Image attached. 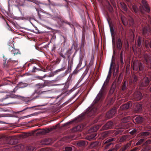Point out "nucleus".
Returning a JSON list of instances; mask_svg holds the SVG:
<instances>
[{
	"label": "nucleus",
	"mask_w": 151,
	"mask_h": 151,
	"mask_svg": "<svg viewBox=\"0 0 151 151\" xmlns=\"http://www.w3.org/2000/svg\"><path fill=\"white\" fill-rule=\"evenodd\" d=\"M111 76V72L110 70L100 91L93 101V105L92 107H88L85 113V114L87 116H91L99 112V109L101 104H99V106L97 107V103L99 101H102L104 99V95L106 90V86L109 82Z\"/></svg>",
	"instance_id": "nucleus-1"
},
{
	"label": "nucleus",
	"mask_w": 151,
	"mask_h": 151,
	"mask_svg": "<svg viewBox=\"0 0 151 151\" xmlns=\"http://www.w3.org/2000/svg\"><path fill=\"white\" fill-rule=\"evenodd\" d=\"M59 124H56L55 126H53L52 128L50 129H38L35 130L34 131V132H35L39 130L37 133L41 135H44L46 133H48L50 131L53 130L54 129H56L59 126Z\"/></svg>",
	"instance_id": "nucleus-2"
},
{
	"label": "nucleus",
	"mask_w": 151,
	"mask_h": 151,
	"mask_svg": "<svg viewBox=\"0 0 151 151\" xmlns=\"http://www.w3.org/2000/svg\"><path fill=\"white\" fill-rule=\"evenodd\" d=\"M150 81H151V73H149L148 76H146L143 78L139 85L141 87L147 86Z\"/></svg>",
	"instance_id": "nucleus-3"
},
{
	"label": "nucleus",
	"mask_w": 151,
	"mask_h": 151,
	"mask_svg": "<svg viewBox=\"0 0 151 151\" xmlns=\"http://www.w3.org/2000/svg\"><path fill=\"white\" fill-rule=\"evenodd\" d=\"M46 86L45 83H39L36 84L35 85V87L37 89L35 90V92L39 95H40L45 92L48 91H42V90H40Z\"/></svg>",
	"instance_id": "nucleus-4"
},
{
	"label": "nucleus",
	"mask_w": 151,
	"mask_h": 151,
	"mask_svg": "<svg viewBox=\"0 0 151 151\" xmlns=\"http://www.w3.org/2000/svg\"><path fill=\"white\" fill-rule=\"evenodd\" d=\"M144 61L146 63L150 65L149 67L151 68V57L149 54H145L144 55Z\"/></svg>",
	"instance_id": "nucleus-5"
},
{
	"label": "nucleus",
	"mask_w": 151,
	"mask_h": 151,
	"mask_svg": "<svg viewBox=\"0 0 151 151\" xmlns=\"http://www.w3.org/2000/svg\"><path fill=\"white\" fill-rule=\"evenodd\" d=\"M116 113V110L115 108H113L107 113L106 117L108 119L112 118Z\"/></svg>",
	"instance_id": "nucleus-6"
},
{
	"label": "nucleus",
	"mask_w": 151,
	"mask_h": 151,
	"mask_svg": "<svg viewBox=\"0 0 151 151\" xmlns=\"http://www.w3.org/2000/svg\"><path fill=\"white\" fill-rule=\"evenodd\" d=\"M142 97V93L139 91H136L133 94V98L136 101L140 100Z\"/></svg>",
	"instance_id": "nucleus-7"
},
{
	"label": "nucleus",
	"mask_w": 151,
	"mask_h": 151,
	"mask_svg": "<svg viewBox=\"0 0 151 151\" xmlns=\"http://www.w3.org/2000/svg\"><path fill=\"white\" fill-rule=\"evenodd\" d=\"M113 123L111 121H109L106 123L102 127L103 130L111 129L112 128Z\"/></svg>",
	"instance_id": "nucleus-8"
},
{
	"label": "nucleus",
	"mask_w": 151,
	"mask_h": 151,
	"mask_svg": "<svg viewBox=\"0 0 151 151\" xmlns=\"http://www.w3.org/2000/svg\"><path fill=\"white\" fill-rule=\"evenodd\" d=\"M63 49H62L60 51L59 53L60 55L64 59L66 58V55L68 58L69 59L70 55V54L69 53V51L68 50H67L65 53H63Z\"/></svg>",
	"instance_id": "nucleus-9"
},
{
	"label": "nucleus",
	"mask_w": 151,
	"mask_h": 151,
	"mask_svg": "<svg viewBox=\"0 0 151 151\" xmlns=\"http://www.w3.org/2000/svg\"><path fill=\"white\" fill-rule=\"evenodd\" d=\"M142 104L138 103L135 104L134 111L136 113L140 112L142 111Z\"/></svg>",
	"instance_id": "nucleus-10"
},
{
	"label": "nucleus",
	"mask_w": 151,
	"mask_h": 151,
	"mask_svg": "<svg viewBox=\"0 0 151 151\" xmlns=\"http://www.w3.org/2000/svg\"><path fill=\"white\" fill-rule=\"evenodd\" d=\"M52 142L50 139H45L41 140L40 143V145H48L50 144Z\"/></svg>",
	"instance_id": "nucleus-11"
},
{
	"label": "nucleus",
	"mask_w": 151,
	"mask_h": 151,
	"mask_svg": "<svg viewBox=\"0 0 151 151\" xmlns=\"http://www.w3.org/2000/svg\"><path fill=\"white\" fill-rule=\"evenodd\" d=\"M131 105V103L130 102H128L126 104L121 106L119 111L127 109H129Z\"/></svg>",
	"instance_id": "nucleus-12"
},
{
	"label": "nucleus",
	"mask_w": 151,
	"mask_h": 151,
	"mask_svg": "<svg viewBox=\"0 0 151 151\" xmlns=\"http://www.w3.org/2000/svg\"><path fill=\"white\" fill-rule=\"evenodd\" d=\"M151 30L148 27H145L142 30V34L145 37L147 35H148L150 33Z\"/></svg>",
	"instance_id": "nucleus-13"
},
{
	"label": "nucleus",
	"mask_w": 151,
	"mask_h": 151,
	"mask_svg": "<svg viewBox=\"0 0 151 151\" xmlns=\"http://www.w3.org/2000/svg\"><path fill=\"white\" fill-rule=\"evenodd\" d=\"M141 2L145 8L146 11L148 13L149 12L150 9L147 1L146 0H142Z\"/></svg>",
	"instance_id": "nucleus-14"
},
{
	"label": "nucleus",
	"mask_w": 151,
	"mask_h": 151,
	"mask_svg": "<svg viewBox=\"0 0 151 151\" xmlns=\"http://www.w3.org/2000/svg\"><path fill=\"white\" fill-rule=\"evenodd\" d=\"M84 127L83 124H80L74 127L72 129V131L73 132H75L77 131H81Z\"/></svg>",
	"instance_id": "nucleus-15"
},
{
	"label": "nucleus",
	"mask_w": 151,
	"mask_h": 151,
	"mask_svg": "<svg viewBox=\"0 0 151 151\" xmlns=\"http://www.w3.org/2000/svg\"><path fill=\"white\" fill-rule=\"evenodd\" d=\"M137 80L138 79L137 76L135 75H134L132 76L129 82L131 83L135 84L136 83Z\"/></svg>",
	"instance_id": "nucleus-16"
},
{
	"label": "nucleus",
	"mask_w": 151,
	"mask_h": 151,
	"mask_svg": "<svg viewBox=\"0 0 151 151\" xmlns=\"http://www.w3.org/2000/svg\"><path fill=\"white\" fill-rule=\"evenodd\" d=\"M24 1H23L21 0H15L16 5L17 6H23L24 5Z\"/></svg>",
	"instance_id": "nucleus-17"
},
{
	"label": "nucleus",
	"mask_w": 151,
	"mask_h": 151,
	"mask_svg": "<svg viewBox=\"0 0 151 151\" xmlns=\"http://www.w3.org/2000/svg\"><path fill=\"white\" fill-rule=\"evenodd\" d=\"M21 97V96L19 95H16L14 94H12L6 95V98H4V99H5L9 98H18Z\"/></svg>",
	"instance_id": "nucleus-18"
},
{
	"label": "nucleus",
	"mask_w": 151,
	"mask_h": 151,
	"mask_svg": "<svg viewBox=\"0 0 151 151\" xmlns=\"http://www.w3.org/2000/svg\"><path fill=\"white\" fill-rule=\"evenodd\" d=\"M129 136L128 135H126L122 137L119 140V142H124L127 139H129Z\"/></svg>",
	"instance_id": "nucleus-19"
},
{
	"label": "nucleus",
	"mask_w": 151,
	"mask_h": 151,
	"mask_svg": "<svg viewBox=\"0 0 151 151\" xmlns=\"http://www.w3.org/2000/svg\"><path fill=\"white\" fill-rule=\"evenodd\" d=\"M132 141H131L129 143L125 145H124L122 148V151H125L129 148L131 146Z\"/></svg>",
	"instance_id": "nucleus-20"
},
{
	"label": "nucleus",
	"mask_w": 151,
	"mask_h": 151,
	"mask_svg": "<svg viewBox=\"0 0 151 151\" xmlns=\"http://www.w3.org/2000/svg\"><path fill=\"white\" fill-rule=\"evenodd\" d=\"M139 64L137 62H134L132 68L134 70H137L139 69Z\"/></svg>",
	"instance_id": "nucleus-21"
},
{
	"label": "nucleus",
	"mask_w": 151,
	"mask_h": 151,
	"mask_svg": "<svg viewBox=\"0 0 151 151\" xmlns=\"http://www.w3.org/2000/svg\"><path fill=\"white\" fill-rule=\"evenodd\" d=\"M116 45L118 48L119 50H121L122 48V42L120 38L118 39L116 42Z\"/></svg>",
	"instance_id": "nucleus-22"
},
{
	"label": "nucleus",
	"mask_w": 151,
	"mask_h": 151,
	"mask_svg": "<svg viewBox=\"0 0 151 151\" xmlns=\"http://www.w3.org/2000/svg\"><path fill=\"white\" fill-rule=\"evenodd\" d=\"M144 118L141 116L137 117L135 119V120L137 123H140L142 122L144 120Z\"/></svg>",
	"instance_id": "nucleus-23"
},
{
	"label": "nucleus",
	"mask_w": 151,
	"mask_h": 151,
	"mask_svg": "<svg viewBox=\"0 0 151 151\" xmlns=\"http://www.w3.org/2000/svg\"><path fill=\"white\" fill-rule=\"evenodd\" d=\"M114 138H111L108 139H107L104 142V144H108L106 145V146L108 147L111 145L112 143H109L110 142L113 141L114 140Z\"/></svg>",
	"instance_id": "nucleus-24"
},
{
	"label": "nucleus",
	"mask_w": 151,
	"mask_h": 151,
	"mask_svg": "<svg viewBox=\"0 0 151 151\" xmlns=\"http://www.w3.org/2000/svg\"><path fill=\"white\" fill-rule=\"evenodd\" d=\"M127 86V84H126V81H123L122 83V85L121 87V89L122 91H126Z\"/></svg>",
	"instance_id": "nucleus-25"
},
{
	"label": "nucleus",
	"mask_w": 151,
	"mask_h": 151,
	"mask_svg": "<svg viewBox=\"0 0 151 151\" xmlns=\"http://www.w3.org/2000/svg\"><path fill=\"white\" fill-rule=\"evenodd\" d=\"M137 47L139 49V51H140L141 49L140 48L141 47V40L140 37H139L137 41Z\"/></svg>",
	"instance_id": "nucleus-26"
},
{
	"label": "nucleus",
	"mask_w": 151,
	"mask_h": 151,
	"mask_svg": "<svg viewBox=\"0 0 151 151\" xmlns=\"http://www.w3.org/2000/svg\"><path fill=\"white\" fill-rule=\"evenodd\" d=\"M77 144L79 147H82L85 145L86 142L84 141L80 140L77 142Z\"/></svg>",
	"instance_id": "nucleus-27"
},
{
	"label": "nucleus",
	"mask_w": 151,
	"mask_h": 151,
	"mask_svg": "<svg viewBox=\"0 0 151 151\" xmlns=\"http://www.w3.org/2000/svg\"><path fill=\"white\" fill-rule=\"evenodd\" d=\"M101 126L100 125H98L95 126L91 128V131L93 132H96L99 128Z\"/></svg>",
	"instance_id": "nucleus-28"
},
{
	"label": "nucleus",
	"mask_w": 151,
	"mask_h": 151,
	"mask_svg": "<svg viewBox=\"0 0 151 151\" xmlns=\"http://www.w3.org/2000/svg\"><path fill=\"white\" fill-rule=\"evenodd\" d=\"M86 44L85 36L84 35L82 37L81 39V47H83Z\"/></svg>",
	"instance_id": "nucleus-29"
},
{
	"label": "nucleus",
	"mask_w": 151,
	"mask_h": 151,
	"mask_svg": "<svg viewBox=\"0 0 151 151\" xmlns=\"http://www.w3.org/2000/svg\"><path fill=\"white\" fill-rule=\"evenodd\" d=\"M84 114H82L79 116L76 119V120L78 122L80 121L84 118Z\"/></svg>",
	"instance_id": "nucleus-30"
},
{
	"label": "nucleus",
	"mask_w": 151,
	"mask_h": 151,
	"mask_svg": "<svg viewBox=\"0 0 151 151\" xmlns=\"http://www.w3.org/2000/svg\"><path fill=\"white\" fill-rule=\"evenodd\" d=\"M122 9L125 11H127V9L126 5L123 2H121L120 3Z\"/></svg>",
	"instance_id": "nucleus-31"
},
{
	"label": "nucleus",
	"mask_w": 151,
	"mask_h": 151,
	"mask_svg": "<svg viewBox=\"0 0 151 151\" xmlns=\"http://www.w3.org/2000/svg\"><path fill=\"white\" fill-rule=\"evenodd\" d=\"M141 136H142V137L144 138V136H146L149 135L150 134V132H143L140 134Z\"/></svg>",
	"instance_id": "nucleus-32"
},
{
	"label": "nucleus",
	"mask_w": 151,
	"mask_h": 151,
	"mask_svg": "<svg viewBox=\"0 0 151 151\" xmlns=\"http://www.w3.org/2000/svg\"><path fill=\"white\" fill-rule=\"evenodd\" d=\"M130 118L129 116L125 117L122 119V122L124 123L128 122L130 120Z\"/></svg>",
	"instance_id": "nucleus-33"
},
{
	"label": "nucleus",
	"mask_w": 151,
	"mask_h": 151,
	"mask_svg": "<svg viewBox=\"0 0 151 151\" xmlns=\"http://www.w3.org/2000/svg\"><path fill=\"white\" fill-rule=\"evenodd\" d=\"M132 8L134 11L137 14H138L139 12L138 11V9L136 5H133Z\"/></svg>",
	"instance_id": "nucleus-34"
},
{
	"label": "nucleus",
	"mask_w": 151,
	"mask_h": 151,
	"mask_svg": "<svg viewBox=\"0 0 151 151\" xmlns=\"http://www.w3.org/2000/svg\"><path fill=\"white\" fill-rule=\"evenodd\" d=\"M41 70H40V69L39 68H37L35 66H34L33 67L32 72V73H35L37 71H39Z\"/></svg>",
	"instance_id": "nucleus-35"
},
{
	"label": "nucleus",
	"mask_w": 151,
	"mask_h": 151,
	"mask_svg": "<svg viewBox=\"0 0 151 151\" xmlns=\"http://www.w3.org/2000/svg\"><path fill=\"white\" fill-rule=\"evenodd\" d=\"M20 88H23L26 87L27 86V84L26 83H20L19 84Z\"/></svg>",
	"instance_id": "nucleus-36"
},
{
	"label": "nucleus",
	"mask_w": 151,
	"mask_h": 151,
	"mask_svg": "<svg viewBox=\"0 0 151 151\" xmlns=\"http://www.w3.org/2000/svg\"><path fill=\"white\" fill-rule=\"evenodd\" d=\"M12 53L14 54V55L18 54L19 52V50L17 49H14L11 51Z\"/></svg>",
	"instance_id": "nucleus-37"
},
{
	"label": "nucleus",
	"mask_w": 151,
	"mask_h": 151,
	"mask_svg": "<svg viewBox=\"0 0 151 151\" xmlns=\"http://www.w3.org/2000/svg\"><path fill=\"white\" fill-rule=\"evenodd\" d=\"M27 149L28 151H34L35 148L33 146H28L27 147Z\"/></svg>",
	"instance_id": "nucleus-38"
},
{
	"label": "nucleus",
	"mask_w": 151,
	"mask_h": 151,
	"mask_svg": "<svg viewBox=\"0 0 151 151\" xmlns=\"http://www.w3.org/2000/svg\"><path fill=\"white\" fill-rule=\"evenodd\" d=\"M144 138H142L140 139L139 141L136 143V145H140L144 141Z\"/></svg>",
	"instance_id": "nucleus-39"
},
{
	"label": "nucleus",
	"mask_w": 151,
	"mask_h": 151,
	"mask_svg": "<svg viewBox=\"0 0 151 151\" xmlns=\"http://www.w3.org/2000/svg\"><path fill=\"white\" fill-rule=\"evenodd\" d=\"M145 45L146 48H149L150 47L151 48V42L150 43H148L145 41Z\"/></svg>",
	"instance_id": "nucleus-40"
},
{
	"label": "nucleus",
	"mask_w": 151,
	"mask_h": 151,
	"mask_svg": "<svg viewBox=\"0 0 151 151\" xmlns=\"http://www.w3.org/2000/svg\"><path fill=\"white\" fill-rule=\"evenodd\" d=\"M60 21H61V22L62 23V24H63L64 23H65V24H68V25H70V23L68 22L66 20H63V19H61L60 20Z\"/></svg>",
	"instance_id": "nucleus-41"
},
{
	"label": "nucleus",
	"mask_w": 151,
	"mask_h": 151,
	"mask_svg": "<svg viewBox=\"0 0 151 151\" xmlns=\"http://www.w3.org/2000/svg\"><path fill=\"white\" fill-rule=\"evenodd\" d=\"M73 62L72 60H69L68 62V67H69L71 68L72 66Z\"/></svg>",
	"instance_id": "nucleus-42"
},
{
	"label": "nucleus",
	"mask_w": 151,
	"mask_h": 151,
	"mask_svg": "<svg viewBox=\"0 0 151 151\" xmlns=\"http://www.w3.org/2000/svg\"><path fill=\"white\" fill-rule=\"evenodd\" d=\"M143 69L144 67L143 66L142 64L141 63H140L139 64V71H142L143 70Z\"/></svg>",
	"instance_id": "nucleus-43"
},
{
	"label": "nucleus",
	"mask_w": 151,
	"mask_h": 151,
	"mask_svg": "<svg viewBox=\"0 0 151 151\" xmlns=\"http://www.w3.org/2000/svg\"><path fill=\"white\" fill-rule=\"evenodd\" d=\"M150 149V146H147L143 150V151H149Z\"/></svg>",
	"instance_id": "nucleus-44"
},
{
	"label": "nucleus",
	"mask_w": 151,
	"mask_h": 151,
	"mask_svg": "<svg viewBox=\"0 0 151 151\" xmlns=\"http://www.w3.org/2000/svg\"><path fill=\"white\" fill-rule=\"evenodd\" d=\"M110 30L112 35L115 34L114 28L113 27H110Z\"/></svg>",
	"instance_id": "nucleus-45"
},
{
	"label": "nucleus",
	"mask_w": 151,
	"mask_h": 151,
	"mask_svg": "<svg viewBox=\"0 0 151 151\" xmlns=\"http://www.w3.org/2000/svg\"><path fill=\"white\" fill-rule=\"evenodd\" d=\"M98 144V143L97 142H92L91 144V146L92 147H94L96 146Z\"/></svg>",
	"instance_id": "nucleus-46"
},
{
	"label": "nucleus",
	"mask_w": 151,
	"mask_h": 151,
	"mask_svg": "<svg viewBox=\"0 0 151 151\" xmlns=\"http://www.w3.org/2000/svg\"><path fill=\"white\" fill-rule=\"evenodd\" d=\"M72 148L71 147H67L65 148V151H71Z\"/></svg>",
	"instance_id": "nucleus-47"
},
{
	"label": "nucleus",
	"mask_w": 151,
	"mask_h": 151,
	"mask_svg": "<svg viewBox=\"0 0 151 151\" xmlns=\"http://www.w3.org/2000/svg\"><path fill=\"white\" fill-rule=\"evenodd\" d=\"M137 132V130L135 129H134L130 133L132 135H134Z\"/></svg>",
	"instance_id": "nucleus-48"
},
{
	"label": "nucleus",
	"mask_w": 151,
	"mask_h": 151,
	"mask_svg": "<svg viewBox=\"0 0 151 151\" xmlns=\"http://www.w3.org/2000/svg\"><path fill=\"white\" fill-rule=\"evenodd\" d=\"M90 135L92 139H93L96 137V133H93L90 134Z\"/></svg>",
	"instance_id": "nucleus-49"
},
{
	"label": "nucleus",
	"mask_w": 151,
	"mask_h": 151,
	"mask_svg": "<svg viewBox=\"0 0 151 151\" xmlns=\"http://www.w3.org/2000/svg\"><path fill=\"white\" fill-rule=\"evenodd\" d=\"M120 60L121 64L122 65H123L124 63V61L123 60V57H120Z\"/></svg>",
	"instance_id": "nucleus-50"
},
{
	"label": "nucleus",
	"mask_w": 151,
	"mask_h": 151,
	"mask_svg": "<svg viewBox=\"0 0 151 151\" xmlns=\"http://www.w3.org/2000/svg\"><path fill=\"white\" fill-rule=\"evenodd\" d=\"M35 78L37 79L38 80H42V76H36L35 77Z\"/></svg>",
	"instance_id": "nucleus-51"
},
{
	"label": "nucleus",
	"mask_w": 151,
	"mask_h": 151,
	"mask_svg": "<svg viewBox=\"0 0 151 151\" xmlns=\"http://www.w3.org/2000/svg\"><path fill=\"white\" fill-rule=\"evenodd\" d=\"M107 6L108 9H109V10H110V9H112V7L109 2H108Z\"/></svg>",
	"instance_id": "nucleus-52"
},
{
	"label": "nucleus",
	"mask_w": 151,
	"mask_h": 151,
	"mask_svg": "<svg viewBox=\"0 0 151 151\" xmlns=\"http://www.w3.org/2000/svg\"><path fill=\"white\" fill-rule=\"evenodd\" d=\"M6 24H7V26H8V29L10 30H11V31H12V28H11V27L9 26V24L6 22Z\"/></svg>",
	"instance_id": "nucleus-53"
},
{
	"label": "nucleus",
	"mask_w": 151,
	"mask_h": 151,
	"mask_svg": "<svg viewBox=\"0 0 151 151\" xmlns=\"http://www.w3.org/2000/svg\"><path fill=\"white\" fill-rule=\"evenodd\" d=\"M107 135H108L107 133L106 132H105L104 133L103 136L104 138H105L107 136Z\"/></svg>",
	"instance_id": "nucleus-54"
},
{
	"label": "nucleus",
	"mask_w": 151,
	"mask_h": 151,
	"mask_svg": "<svg viewBox=\"0 0 151 151\" xmlns=\"http://www.w3.org/2000/svg\"><path fill=\"white\" fill-rule=\"evenodd\" d=\"M151 143V140L149 139L146 141L145 143L146 144H150Z\"/></svg>",
	"instance_id": "nucleus-55"
},
{
	"label": "nucleus",
	"mask_w": 151,
	"mask_h": 151,
	"mask_svg": "<svg viewBox=\"0 0 151 151\" xmlns=\"http://www.w3.org/2000/svg\"><path fill=\"white\" fill-rule=\"evenodd\" d=\"M86 139L90 141L91 139H92V138L91 137L90 135L89 136H88L86 137Z\"/></svg>",
	"instance_id": "nucleus-56"
},
{
	"label": "nucleus",
	"mask_w": 151,
	"mask_h": 151,
	"mask_svg": "<svg viewBox=\"0 0 151 151\" xmlns=\"http://www.w3.org/2000/svg\"><path fill=\"white\" fill-rule=\"evenodd\" d=\"M34 106H32L31 107H27L26 108L24 109L23 110H22V111H21V112L22 111H25L26 110V109H31L33 108Z\"/></svg>",
	"instance_id": "nucleus-57"
},
{
	"label": "nucleus",
	"mask_w": 151,
	"mask_h": 151,
	"mask_svg": "<svg viewBox=\"0 0 151 151\" xmlns=\"http://www.w3.org/2000/svg\"><path fill=\"white\" fill-rule=\"evenodd\" d=\"M60 61V60L59 58H57L56 60V62L57 63H59Z\"/></svg>",
	"instance_id": "nucleus-58"
},
{
	"label": "nucleus",
	"mask_w": 151,
	"mask_h": 151,
	"mask_svg": "<svg viewBox=\"0 0 151 151\" xmlns=\"http://www.w3.org/2000/svg\"><path fill=\"white\" fill-rule=\"evenodd\" d=\"M63 70V69H62V68H61V69H58L57 70H56V71H55V73H58V72H60L61 70Z\"/></svg>",
	"instance_id": "nucleus-59"
},
{
	"label": "nucleus",
	"mask_w": 151,
	"mask_h": 151,
	"mask_svg": "<svg viewBox=\"0 0 151 151\" xmlns=\"http://www.w3.org/2000/svg\"><path fill=\"white\" fill-rule=\"evenodd\" d=\"M45 151H51V150L50 148H45Z\"/></svg>",
	"instance_id": "nucleus-60"
},
{
	"label": "nucleus",
	"mask_w": 151,
	"mask_h": 151,
	"mask_svg": "<svg viewBox=\"0 0 151 151\" xmlns=\"http://www.w3.org/2000/svg\"><path fill=\"white\" fill-rule=\"evenodd\" d=\"M137 149L138 148L137 147H135L134 149L131 150V151H136L137 150Z\"/></svg>",
	"instance_id": "nucleus-61"
},
{
	"label": "nucleus",
	"mask_w": 151,
	"mask_h": 151,
	"mask_svg": "<svg viewBox=\"0 0 151 151\" xmlns=\"http://www.w3.org/2000/svg\"><path fill=\"white\" fill-rule=\"evenodd\" d=\"M17 87L13 89V91H12L13 92L15 93L16 91L17 90Z\"/></svg>",
	"instance_id": "nucleus-62"
},
{
	"label": "nucleus",
	"mask_w": 151,
	"mask_h": 151,
	"mask_svg": "<svg viewBox=\"0 0 151 151\" xmlns=\"http://www.w3.org/2000/svg\"><path fill=\"white\" fill-rule=\"evenodd\" d=\"M111 3L112 4V5L113 6H114V5L115 4V2L114 1H113V0H111Z\"/></svg>",
	"instance_id": "nucleus-63"
},
{
	"label": "nucleus",
	"mask_w": 151,
	"mask_h": 151,
	"mask_svg": "<svg viewBox=\"0 0 151 151\" xmlns=\"http://www.w3.org/2000/svg\"><path fill=\"white\" fill-rule=\"evenodd\" d=\"M114 88H111L110 90V91L111 92H113L114 91Z\"/></svg>",
	"instance_id": "nucleus-64"
}]
</instances>
